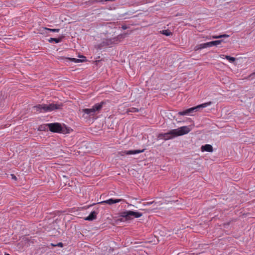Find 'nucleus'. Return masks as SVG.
<instances>
[{"instance_id": "f257e3e1", "label": "nucleus", "mask_w": 255, "mask_h": 255, "mask_svg": "<svg viewBox=\"0 0 255 255\" xmlns=\"http://www.w3.org/2000/svg\"><path fill=\"white\" fill-rule=\"evenodd\" d=\"M61 104L50 103L49 104H40L34 107V110L39 113L51 112L54 110L59 109L62 107Z\"/></svg>"}, {"instance_id": "f03ea898", "label": "nucleus", "mask_w": 255, "mask_h": 255, "mask_svg": "<svg viewBox=\"0 0 255 255\" xmlns=\"http://www.w3.org/2000/svg\"><path fill=\"white\" fill-rule=\"evenodd\" d=\"M103 102L95 104L90 109H84L82 110L83 117L88 118L95 115L96 112L100 111L103 107Z\"/></svg>"}, {"instance_id": "7ed1b4c3", "label": "nucleus", "mask_w": 255, "mask_h": 255, "mask_svg": "<svg viewBox=\"0 0 255 255\" xmlns=\"http://www.w3.org/2000/svg\"><path fill=\"white\" fill-rule=\"evenodd\" d=\"M212 104V102H208L207 103H203L197 106L185 110L182 112H180L178 113V114L180 116H192V114L193 113L197 111L201 108H206L208 106H210Z\"/></svg>"}, {"instance_id": "20e7f679", "label": "nucleus", "mask_w": 255, "mask_h": 255, "mask_svg": "<svg viewBox=\"0 0 255 255\" xmlns=\"http://www.w3.org/2000/svg\"><path fill=\"white\" fill-rule=\"evenodd\" d=\"M142 216L141 213L132 211H126L120 213V217L124 218L125 220H130L133 218H138Z\"/></svg>"}, {"instance_id": "39448f33", "label": "nucleus", "mask_w": 255, "mask_h": 255, "mask_svg": "<svg viewBox=\"0 0 255 255\" xmlns=\"http://www.w3.org/2000/svg\"><path fill=\"white\" fill-rule=\"evenodd\" d=\"M126 34H120L116 37L106 39L103 43L107 46H112L114 44H118L121 42L122 40L125 38Z\"/></svg>"}, {"instance_id": "423d86ee", "label": "nucleus", "mask_w": 255, "mask_h": 255, "mask_svg": "<svg viewBox=\"0 0 255 255\" xmlns=\"http://www.w3.org/2000/svg\"><path fill=\"white\" fill-rule=\"evenodd\" d=\"M175 136V130L173 129L170 132L164 133H159L157 135V139L161 140L163 139L165 140H168L174 138Z\"/></svg>"}, {"instance_id": "0eeeda50", "label": "nucleus", "mask_w": 255, "mask_h": 255, "mask_svg": "<svg viewBox=\"0 0 255 255\" xmlns=\"http://www.w3.org/2000/svg\"><path fill=\"white\" fill-rule=\"evenodd\" d=\"M49 130L53 132L60 133L62 131V127L60 124L58 123L47 124Z\"/></svg>"}, {"instance_id": "6e6552de", "label": "nucleus", "mask_w": 255, "mask_h": 255, "mask_svg": "<svg viewBox=\"0 0 255 255\" xmlns=\"http://www.w3.org/2000/svg\"><path fill=\"white\" fill-rule=\"evenodd\" d=\"M191 131V128L188 126H183L176 128V136H181L189 133Z\"/></svg>"}, {"instance_id": "1a4fd4ad", "label": "nucleus", "mask_w": 255, "mask_h": 255, "mask_svg": "<svg viewBox=\"0 0 255 255\" xmlns=\"http://www.w3.org/2000/svg\"><path fill=\"white\" fill-rule=\"evenodd\" d=\"M123 199H109L107 200L102 201L101 202H100L98 203V204H108L109 205H112L114 204L118 203L120 202L121 201H123Z\"/></svg>"}, {"instance_id": "9d476101", "label": "nucleus", "mask_w": 255, "mask_h": 255, "mask_svg": "<svg viewBox=\"0 0 255 255\" xmlns=\"http://www.w3.org/2000/svg\"><path fill=\"white\" fill-rule=\"evenodd\" d=\"M80 58H81V59H76V58H64L63 57H59L58 58V59L59 60H63L65 59H68L69 60H70L71 61L74 62V63H76L84 62L86 61V57L85 56H80Z\"/></svg>"}, {"instance_id": "9b49d317", "label": "nucleus", "mask_w": 255, "mask_h": 255, "mask_svg": "<svg viewBox=\"0 0 255 255\" xmlns=\"http://www.w3.org/2000/svg\"><path fill=\"white\" fill-rule=\"evenodd\" d=\"M201 149L202 152L207 151V152H213V151L212 146L211 145L208 144H205L204 145H202L201 147Z\"/></svg>"}, {"instance_id": "f8f14e48", "label": "nucleus", "mask_w": 255, "mask_h": 255, "mask_svg": "<svg viewBox=\"0 0 255 255\" xmlns=\"http://www.w3.org/2000/svg\"><path fill=\"white\" fill-rule=\"evenodd\" d=\"M144 149L142 150H133L124 151V153L127 155L136 154L142 153L144 151Z\"/></svg>"}, {"instance_id": "ddd939ff", "label": "nucleus", "mask_w": 255, "mask_h": 255, "mask_svg": "<svg viewBox=\"0 0 255 255\" xmlns=\"http://www.w3.org/2000/svg\"><path fill=\"white\" fill-rule=\"evenodd\" d=\"M97 214V213L95 211H93L85 218V220L88 221H92L96 218Z\"/></svg>"}, {"instance_id": "4468645a", "label": "nucleus", "mask_w": 255, "mask_h": 255, "mask_svg": "<svg viewBox=\"0 0 255 255\" xmlns=\"http://www.w3.org/2000/svg\"><path fill=\"white\" fill-rule=\"evenodd\" d=\"M222 42V40H218L209 42V46L212 47L213 46H217V45L221 44Z\"/></svg>"}, {"instance_id": "2eb2a0df", "label": "nucleus", "mask_w": 255, "mask_h": 255, "mask_svg": "<svg viewBox=\"0 0 255 255\" xmlns=\"http://www.w3.org/2000/svg\"><path fill=\"white\" fill-rule=\"evenodd\" d=\"M160 32L161 34L165 35L166 36H169L172 34V33L171 32V31L168 29L163 30L162 31H160Z\"/></svg>"}, {"instance_id": "dca6fc26", "label": "nucleus", "mask_w": 255, "mask_h": 255, "mask_svg": "<svg viewBox=\"0 0 255 255\" xmlns=\"http://www.w3.org/2000/svg\"><path fill=\"white\" fill-rule=\"evenodd\" d=\"M199 46H200V48H198V49H202L204 48H206L207 47H209V43L208 42L201 43L199 44Z\"/></svg>"}, {"instance_id": "f3484780", "label": "nucleus", "mask_w": 255, "mask_h": 255, "mask_svg": "<svg viewBox=\"0 0 255 255\" xmlns=\"http://www.w3.org/2000/svg\"><path fill=\"white\" fill-rule=\"evenodd\" d=\"M199 46H200V48H198V49H202L204 48H206L207 47H209V43L208 42L201 43L199 44Z\"/></svg>"}, {"instance_id": "a211bd4d", "label": "nucleus", "mask_w": 255, "mask_h": 255, "mask_svg": "<svg viewBox=\"0 0 255 255\" xmlns=\"http://www.w3.org/2000/svg\"><path fill=\"white\" fill-rule=\"evenodd\" d=\"M229 36V35H227V34H222V35H219L212 36V38L214 39H218V38H221L222 37H228Z\"/></svg>"}, {"instance_id": "6ab92c4d", "label": "nucleus", "mask_w": 255, "mask_h": 255, "mask_svg": "<svg viewBox=\"0 0 255 255\" xmlns=\"http://www.w3.org/2000/svg\"><path fill=\"white\" fill-rule=\"evenodd\" d=\"M48 129V128L47 124L43 125H41L39 127V130H46Z\"/></svg>"}, {"instance_id": "aec40b11", "label": "nucleus", "mask_w": 255, "mask_h": 255, "mask_svg": "<svg viewBox=\"0 0 255 255\" xmlns=\"http://www.w3.org/2000/svg\"><path fill=\"white\" fill-rule=\"evenodd\" d=\"M225 58L229 60L230 62H233L235 61L236 58L233 57H231L230 56L226 55L225 56Z\"/></svg>"}, {"instance_id": "412c9836", "label": "nucleus", "mask_w": 255, "mask_h": 255, "mask_svg": "<svg viewBox=\"0 0 255 255\" xmlns=\"http://www.w3.org/2000/svg\"><path fill=\"white\" fill-rule=\"evenodd\" d=\"M54 41L55 43H58L60 42V39L58 38H50L49 39V42H52Z\"/></svg>"}, {"instance_id": "4be33fe9", "label": "nucleus", "mask_w": 255, "mask_h": 255, "mask_svg": "<svg viewBox=\"0 0 255 255\" xmlns=\"http://www.w3.org/2000/svg\"><path fill=\"white\" fill-rule=\"evenodd\" d=\"M45 29L48 31L54 32H58L60 30L59 29H52L49 28H45Z\"/></svg>"}, {"instance_id": "5701e85b", "label": "nucleus", "mask_w": 255, "mask_h": 255, "mask_svg": "<svg viewBox=\"0 0 255 255\" xmlns=\"http://www.w3.org/2000/svg\"><path fill=\"white\" fill-rule=\"evenodd\" d=\"M138 111V110L135 108H132L130 109L128 112H137Z\"/></svg>"}, {"instance_id": "b1692460", "label": "nucleus", "mask_w": 255, "mask_h": 255, "mask_svg": "<svg viewBox=\"0 0 255 255\" xmlns=\"http://www.w3.org/2000/svg\"><path fill=\"white\" fill-rule=\"evenodd\" d=\"M249 78L251 79L255 78V72L250 75Z\"/></svg>"}, {"instance_id": "393cba45", "label": "nucleus", "mask_w": 255, "mask_h": 255, "mask_svg": "<svg viewBox=\"0 0 255 255\" xmlns=\"http://www.w3.org/2000/svg\"><path fill=\"white\" fill-rule=\"evenodd\" d=\"M198 48H200V46H199V45H196V46L195 47V50L197 51V50H201L200 49H198Z\"/></svg>"}, {"instance_id": "a878e982", "label": "nucleus", "mask_w": 255, "mask_h": 255, "mask_svg": "<svg viewBox=\"0 0 255 255\" xmlns=\"http://www.w3.org/2000/svg\"><path fill=\"white\" fill-rule=\"evenodd\" d=\"M57 246L62 248L63 247V245L62 243H59L58 244H57Z\"/></svg>"}, {"instance_id": "bb28decb", "label": "nucleus", "mask_w": 255, "mask_h": 255, "mask_svg": "<svg viewBox=\"0 0 255 255\" xmlns=\"http://www.w3.org/2000/svg\"><path fill=\"white\" fill-rule=\"evenodd\" d=\"M122 28L123 29L125 30L128 28V27L126 25H122Z\"/></svg>"}, {"instance_id": "cd10ccee", "label": "nucleus", "mask_w": 255, "mask_h": 255, "mask_svg": "<svg viewBox=\"0 0 255 255\" xmlns=\"http://www.w3.org/2000/svg\"><path fill=\"white\" fill-rule=\"evenodd\" d=\"M11 176L12 179H13L14 180L16 179V177L13 174H11Z\"/></svg>"}, {"instance_id": "c85d7f7f", "label": "nucleus", "mask_w": 255, "mask_h": 255, "mask_svg": "<svg viewBox=\"0 0 255 255\" xmlns=\"http://www.w3.org/2000/svg\"><path fill=\"white\" fill-rule=\"evenodd\" d=\"M51 246L52 247H57V244H54L53 243H51Z\"/></svg>"}, {"instance_id": "c756f323", "label": "nucleus", "mask_w": 255, "mask_h": 255, "mask_svg": "<svg viewBox=\"0 0 255 255\" xmlns=\"http://www.w3.org/2000/svg\"><path fill=\"white\" fill-rule=\"evenodd\" d=\"M152 203L151 202H148L146 205H150Z\"/></svg>"}, {"instance_id": "7c9ffc66", "label": "nucleus", "mask_w": 255, "mask_h": 255, "mask_svg": "<svg viewBox=\"0 0 255 255\" xmlns=\"http://www.w3.org/2000/svg\"><path fill=\"white\" fill-rule=\"evenodd\" d=\"M5 255H9V254H5Z\"/></svg>"}]
</instances>
